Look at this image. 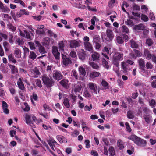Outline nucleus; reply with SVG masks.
Here are the masks:
<instances>
[{"instance_id": "nucleus-64", "label": "nucleus", "mask_w": 156, "mask_h": 156, "mask_svg": "<svg viewBox=\"0 0 156 156\" xmlns=\"http://www.w3.org/2000/svg\"><path fill=\"white\" fill-rule=\"evenodd\" d=\"M70 56L72 58H74L76 57V54L74 51H72L70 53Z\"/></svg>"}, {"instance_id": "nucleus-37", "label": "nucleus", "mask_w": 156, "mask_h": 156, "mask_svg": "<svg viewBox=\"0 0 156 156\" xmlns=\"http://www.w3.org/2000/svg\"><path fill=\"white\" fill-rule=\"evenodd\" d=\"M127 117L128 118L130 119H133L134 118V116L133 113L132 111L129 110L128 111Z\"/></svg>"}, {"instance_id": "nucleus-31", "label": "nucleus", "mask_w": 156, "mask_h": 156, "mask_svg": "<svg viewBox=\"0 0 156 156\" xmlns=\"http://www.w3.org/2000/svg\"><path fill=\"white\" fill-rule=\"evenodd\" d=\"M144 28L142 24H140L137 25H135L134 27V29L136 30H143Z\"/></svg>"}, {"instance_id": "nucleus-38", "label": "nucleus", "mask_w": 156, "mask_h": 156, "mask_svg": "<svg viewBox=\"0 0 156 156\" xmlns=\"http://www.w3.org/2000/svg\"><path fill=\"white\" fill-rule=\"evenodd\" d=\"M101 84L105 89H108L109 86L108 83L104 80H102Z\"/></svg>"}, {"instance_id": "nucleus-54", "label": "nucleus", "mask_w": 156, "mask_h": 156, "mask_svg": "<svg viewBox=\"0 0 156 156\" xmlns=\"http://www.w3.org/2000/svg\"><path fill=\"white\" fill-rule=\"evenodd\" d=\"M55 58L57 60H59L60 59V53L58 51L57 52H55L53 53Z\"/></svg>"}, {"instance_id": "nucleus-47", "label": "nucleus", "mask_w": 156, "mask_h": 156, "mask_svg": "<svg viewBox=\"0 0 156 156\" xmlns=\"http://www.w3.org/2000/svg\"><path fill=\"white\" fill-rule=\"evenodd\" d=\"M7 26L8 28L13 31H14L16 30V27H15L13 26L11 24L9 23L8 24Z\"/></svg>"}, {"instance_id": "nucleus-7", "label": "nucleus", "mask_w": 156, "mask_h": 156, "mask_svg": "<svg viewBox=\"0 0 156 156\" xmlns=\"http://www.w3.org/2000/svg\"><path fill=\"white\" fill-rule=\"evenodd\" d=\"M139 68L142 71L145 72L146 69L145 66V61L142 58H140L138 60Z\"/></svg>"}, {"instance_id": "nucleus-36", "label": "nucleus", "mask_w": 156, "mask_h": 156, "mask_svg": "<svg viewBox=\"0 0 156 156\" xmlns=\"http://www.w3.org/2000/svg\"><path fill=\"white\" fill-rule=\"evenodd\" d=\"M64 105L67 108L70 107V105L69 103V99L67 98H66L64 99L63 102Z\"/></svg>"}, {"instance_id": "nucleus-18", "label": "nucleus", "mask_w": 156, "mask_h": 156, "mask_svg": "<svg viewBox=\"0 0 156 156\" xmlns=\"http://www.w3.org/2000/svg\"><path fill=\"white\" fill-rule=\"evenodd\" d=\"M100 74L99 72L94 71L91 72L90 73L89 76L91 78L94 79L95 77H98Z\"/></svg>"}, {"instance_id": "nucleus-29", "label": "nucleus", "mask_w": 156, "mask_h": 156, "mask_svg": "<svg viewBox=\"0 0 156 156\" xmlns=\"http://www.w3.org/2000/svg\"><path fill=\"white\" fill-rule=\"evenodd\" d=\"M81 88L82 87L80 84L76 85L74 86L73 91L76 94V93L77 92H80L81 90Z\"/></svg>"}, {"instance_id": "nucleus-48", "label": "nucleus", "mask_w": 156, "mask_h": 156, "mask_svg": "<svg viewBox=\"0 0 156 156\" xmlns=\"http://www.w3.org/2000/svg\"><path fill=\"white\" fill-rule=\"evenodd\" d=\"M9 43L6 41H4L3 42V45L5 49V51H9Z\"/></svg>"}, {"instance_id": "nucleus-46", "label": "nucleus", "mask_w": 156, "mask_h": 156, "mask_svg": "<svg viewBox=\"0 0 156 156\" xmlns=\"http://www.w3.org/2000/svg\"><path fill=\"white\" fill-rule=\"evenodd\" d=\"M141 19L144 22H146L148 20V18L146 15L142 14L141 16Z\"/></svg>"}, {"instance_id": "nucleus-15", "label": "nucleus", "mask_w": 156, "mask_h": 156, "mask_svg": "<svg viewBox=\"0 0 156 156\" xmlns=\"http://www.w3.org/2000/svg\"><path fill=\"white\" fill-rule=\"evenodd\" d=\"M56 138L60 143H67V139L64 136L61 135H57Z\"/></svg>"}, {"instance_id": "nucleus-22", "label": "nucleus", "mask_w": 156, "mask_h": 156, "mask_svg": "<svg viewBox=\"0 0 156 156\" xmlns=\"http://www.w3.org/2000/svg\"><path fill=\"white\" fill-rule=\"evenodd\" d=\"M106 34L107 37H108L110 40H111L113 38L114 35L113 32L110 30H107L106 32Z\"/></svg>"}, {"instance_id": "nucleus-44", "label": "nucleus", "mask_w": 156, "mask_h": 156, "mask_svg": "<svg viewBox=\"0 0 156 156\" xmlns=\"http://www.w3.org/2000/svg\"><path fill=\"white\" fill-rule=\"evenodd\" d=\"M117 144L119 149L120 150L123 149L124 147L123 145L122 144V141L120 140H118Z\"/></svg>"}, {"instance_id": "nucleus-1", "label": "nucleus", "mask_w": 156, "mask_h": 156, "mask_svg": "<svg viewBox=\"0 0 156 156\" xmlns=\"http://www.w3.org/2000/svg\"><path fill=\"white\" fill-rule=\"evenodd\" d=\"M129 139L133 141L135 144L139 146L144 147L147 143L145 140L138 137L135 135H131L129 137Z\"/></svg>"}, {"instance_id": "nucleus-42", "label": "nucleus", "mask_w": 156, "mask_h": 156, "mask_svg": "<svg viewBox=\"0 0 156 156\" xmlns=\"http://www.w3.org/2000/svg\"><path fill=\"white\" fill-rule=\"evenodd\" d=\"M116 41L119 44H122L124 43V41L122 38L119 36H117L116 37Z\"/></svg>"}, {"instance_id": "nucleus-17", "label": "nucleus", "mask_w": 156, "mask_h": 156, "mask_svg": "<svg viewBox=\"0 0 156 156\" xmlns=\"http://www.w3.org/2000/svg\"><path fill=\"white\" fill-rule=\"evenodd\" d=\"M91 57L92 58V59L93 61H97L99 60L100 55L97 52H95L92 54Z\"/></svg>"}, {"instance_id": "nucleus-33", "label": "nucleus", "mask_w": 156, "mask_h": 156, "mask_svg": "<svg viewBox=\"0 0 156 156\" xmlns=\"http://www.w3.org/2000/svg\"><path fill=\"white\" fill-rule=\"evenodd\" d=\"M8 57L9 62H12L14 64L16 62H17L16 60L14 59V57L12 54H10L8 56Z\"/></svg>"}, {"instance_id": "nucleus-51", "label": "nucleus", "mask_w": 156, "mask_h": 156, "mask_svg": "<svg viewBox=\"0 0 156 156\" xmlns=\"http://www.w3.org/2000/svg\"><path fill=\"white\" fill-rule=\"evenodd\" d=\"M133 10H136L138 11H140V6L136 4H134L133 5Z\"/></svg>"}, {"instance_id": "nucleus-2", "label": "nucleus", "mask_w": 156, "mask_h": 156, "mask_svg": "<svg viewBox=\"0 0 156 156\" xmlns=\"http://www.w3.org/2000/svg\"><path fill=\"white\" fill-rule=\"evenodd\" d=\"M123 54L121 52H115L113 56V62L115 65L118 67L119 66V61L123 59Z\"/></svg>"}, {"instance_id": "nucleus-4", "label": "nucleus", "mask_w": 156, "mask_h": 156, "mask_svg": "<svg viewBox=\"0 0 156 156\" xmlns=\"http://www.w3.org/2000/svg\"><path fill=\"white\" fill-rule=\"evenodd\" d=\"M62 63L65 66H67L72 63L70 58L66 55H64L62 54Z\"/></svg>"}, {"instance_id": "nucleus-21", "label": "nucleus", "mask_w": 156, "mask_h": 156, "mask_svg": "<svg viewBox=\"0 0 156 156\" xmlns=\"http://www.w3.org/2000/svg\"><path fill=\"white\" fill-rule=\"evenodd\" d=\"M79 73L83 76L84 77L86 76V72L85 69L83 66H80L78 68Z\"/></svg>"}, {"instance_id": "nucleus-61", "label": "nucleus", "mask_w": 156, "mask_h": 156, "mask_svg": "<svg viewBox=\"0 0 156 156\" xmlns=\"http://www.w3.org/2000/svg\"><path fill=\"white\" fill-rule=\"evenodd\" d=\"M146 66L147 69H151L153 67V65L150 62H147L146 64Z\"/></svg>"}, {"instance_id": "nucleus-20", "label": "nucleus", "mask_w": 156, "mask_h": 156, "mask_svg": "<svg viewBox=\"0 0 156 156\" xmlns=\"http://www.w3.org/2000/svg\"><path fill=\"white\" fill-rule=\"evenodd\" d=\"M50 42V38L48 37H45L44 38V41L41 42V44L45 47L49 45Z\"/></svg>"}, {"instance_id": "nucleus-59", "label": "nucleus", "mask_w": 156, "mask_h": 156, "mask_svg": "<svg viewBox=\"0 0 156 156\" xmlns=\"http://www.w3.org/2000/svg\"><path fill=\"white\" fill-rule=\"evenodd\" d=\"M146 43L149 46H151L153 44L152 40L150 39H147Z\"/></svg>"}, {"instance_id": "nucleus-8", "label": "nucleus", "mask_w": 156, "mask_h": 156, "mask_svg": "<svg viewBox=\"0 0 156 156\" xmlns=\"http://www.w3.org/2000/svg\"><path fill=\"white\" fill-rule=\"evenodd\" d=\"M31 117L30 115L28 114H26L25 116L26 123L30 126L32 127H34V122L30 120Z\"/></svg>"}, {"instance_id": "nucleus-11", "label": "nucleus", "mask_w": 156, "mask_h": 156, "mask_svg": "<svg viewBox=\"0 0 156 156\" xmlns=\"http://www.w3.org/2000/svg\"><path fill=\"white\" fill-rule=\"evenodd\" d=\"M80 46V43L75 40H71L70 41V46L71 48H75Z\"/></svg>"}, {"instance_id": "nucleus-40", "label": "nucleus", "mask_w": 156, "mask_h": 156, "mask_svg": "<svg viewBox=\"0 0 156 156\" xmlns=\"http://www.w3.org/2000/svg\"><path fill=\"white\" fill-rule=\"evenodd\" d=\"M108 151L110 153V154L111 156H114L115 154V151L113 147L111 146L108 149Z\"/></svg>"}, {"instance_id": "nucleus-55", "label": "nucleus", "mask_w": 156, "mask_h": 156, "mask_svg": "<svg viewBox=\"0 0 156 156\" xmlns=\"http://www.w3.org/2000/svg\"><path fill=\"white\" fill-rule=\"evenodd\" d=\"M156 104V101L155 100L152 99L149 102V105L152 107H154Z\"/></svg>"}, {"instance_id": "nucleus-45", "label": "nucleus", "mask_w": 156, "mask_h": 156, "mask_svg": "<svg viewBox=\"0 0 156 156\" xmlns=\"http://www.w3.org/2000/svg\"><path fill=\"white\" fill-rule=\"evenodd\" d=\"M122 31L123 33H128L129 32V30L128 27L125 25H123L122 27Z\"/></svg>"}, {"instance_id": "nucleus-25", "label": "nucleus", "mask_w": 156, "mask_h": 156, "mask_svg": "<svg viewBox=\"0 0 156 156\" xmlns=\"http://www.w3.org/2000/svg\"><path fill=\"white\" fill-rule=\"evenodd\" d=\"M131 47L133 48H137L138 47V45L133 39L130 41Z\"/></svg>"}, {"instance_id": "nucleus-35", "label": "nucleus", "mask_w": 156, "mask_h": 156, "mask_svg": "<svg viewBox=\"0 0 156 156\" xmlns=\"http://www.w3.org/2000/svg\"><path fill=\"white\" fill-rule=\"evenodd\" d=\"M17 84L19 86V87L21 90H23L24 88V84L22 82L21 79L20 78L19 79V81L17 82Z\"/></svg>"}, {"instance_id": "nucleus-26", "label": "nucleus", "mask_w": 156, "mask_h": 156, "mask_svg": "<svg viewBox=\"0 0 156 156\" xmlns=\"http://www.w3.org/2000/svg\"><path fill=\"white\" fill-rule=\"evenodd\" d=\"M39 75V71L37 67H35L33 69V77L35 78L37 77Z\"/></svg>"}, {"instance_id": "nucleus-43", "label": "nucleus", "mask_w": 156, "mask_h": 156, "mask_svg": "<svg viewBox=\"0 0 156 156\" xmlns=\"http://www.w3.org/2000/svg\"><path fill=\"white\" fill-rule=\"evenodd\" d=\"M102 62L105 68L106 69H108L109 68L108 62L107 61L105 58H103L102 59Z\"/></svg>"}, {"instance_id": "nucleus-58", "label": "nucleus", "mask_w": 156, "mask_h": 156, "mask_svg": "<svg viewBox=\"0 0 156 156\" xmlns=\"http://www.w3.org/2000/svg\"><path fill=\"white\" fill-rule=\"evenodd\" d=\"M28 43L30 45V48L32 50L35 49V47L34 44L32 42H29Z\"/></svg>"}, {"instance_id": "nucleus-62", "label": "nucleus", "mask_w": 156, "mask_h": 156, "mask_svg": "<svg viewBox=\"0 0 156 156\" xmlns=\"http://www.w3.org/2000/svg\"><path fill=\"white\" fill-rule=\"evenodd\" d=\"M91 154L94 156H98V154L97 151L92 150L91 151Z\"/></svg>"}, {"instance_id": "nucleus-39", "label": "nucleus", "mask_w": 156, "mask_h": 156, "mask_svg": "<svg viewBox=\"0 0 156 156\" xmlns=\"http://www.w3.org/2000/svg\"><path fill=\"white\" fill-rule=\"evenodd\" d=\"M24 33L26 34L25 37L27 39L31 40L32 38V34L30 33H29L27 31L24 30Z\"/></svg>"}, {"instance_id": "nucleus-57", "label": "nucleus", "mask_w": 156, "mask_h": 156, "mask_svg": "<svg viewBox=\"0 0 156 156\" xmlns=\"http://www.w3.org/2000/svg\"><path fill=\"white\" fill-rule=\"evenodd\" d=\"M20 14L21 15L25 14V15H28L29 14V12L26 11L25 9H22L20 10Z\"/></svg>"}, {"instance_id": "nucleus-23", "label": "nucleus", "mask_w": 156, "mask_h": 156, "mask_svg": "<svg viewBox=\"0 0 156 156\" xmlns=\"http://www.w3.org/2000/svg\"><path fill=\"white\" fill-rule=\"evenodd\" d=\"M79 58L82 61H83L85 59V52L83 51L82 52H80L78 54Z\"/></svg>"}, {"instance_id": "nucleus-5", "label": "nucleus", "mask_w": 156, "mask_h": 156, "mask_svg": "<svg viewBox=\"0 0 156 156\" xmlns=\"http://www.w3.org/2000/svg\"><path fill=\"white\" fill-rule=\"evenodd\" d=\"M133 51L129 53V55L133 58L136 59L137 57H140L142 55L140 51L136 49H133Z\"/></svg>"}, {"instance_id": "nucleus-27", "label": "nucleus", "mask_w": 156, "mask_h": 156, "mask_svg": "<svg viewBox=\"0 0 156 156\" xmlns=\"http://www.w3.org/2000/svg\"><path fill=\"white\" fill-rule=\"evenodd\" d=\"M15 56L17 58H20L21 57V52L20 49L16 48L14 50Z\"/></svg>"}, {"instance_id": "nucleus-24", "label": "nucleus", "mask_w": 156, "mask_h": 156, "mask_svg": "<svg viewBox=\"0 0 156 156\" xmlns=\"http://www.w3.org/2000/svg\"><path fill=\"white\" fill-rule=\"evenodd\" d=\"M84 44L86 50L90 51L93 50V47L90 43L89 42H85Z\"/></svg>"}, {"instance_id": "nucleus-50", "label": "nucleus", "mask_w": 156, "mask_h": 156, "mask_svg": "<svg viewBox=\"0 0 156 156\" xmlns=\"http://www.w3.org/2000/svg\"><path fill=\"white\" fill-rule=\"evenodd\" d=\"M100 38L99 36L97 35L94 37L93 42L94 43L100 42Z\"/></svg>"}, {"instance_id": "nucleus-6", "label": "nucleus", "mask_w": 156, "mask_h": 156, "mask_svg": "<svg viewBox=\"0 0 156 156\" xmlns=\"http://www.w3.org/2000/svg\"><path fill=\"white\" fill-rule=\"evenodd\" d=\"M53 77L55 80H59L63 78V75L60 71H56L53 73Z\"/></svg>"}, {"instance_id": "nucleus-10", "label": "nucleus", "mask_w": 156, "mask_h": 156, "mask_svg": "<svg viewBox=\"0 0 156 156\" xmlns=\"http://www.w3.org/2000/svg\"><path fill=\"white\" fill-rule=\"evenodd\" d=\"M8 66L11 69V73L12 74H17L18 73L17 67L14 65L10 64H8Z\"/></svg>"}, {"instance_id": "nucleus-34", "label": "nucleus", "mask_w": 156, "mask_h": 156, "mask_svg": "<svg viewBox=\"0 0 156 156\" xmlns=\"http://www.w3.org/2000/svg\"><path fill=\"white\" fill-rule=\"evenodd\" d=\"M90 65L92 68L94 69L98 70L99 69V66L98 65L94 62H90L89 63Z\"/></svg>"}, {"instance_id": "nucleus-13", "label": "nucleus", "mask_w": 156, "mask_h": 156, "mask_svg": "<svg viewBox=\"0 0 156 156\" xmlns=\"http://www.w3.org/2000/svg\"><path fill=\"white\" fill-rule=\"evenodd\" d=\"M2 108L4 113L7 114L9 113V110L8 109V105L5 101H2Z\"/></svg>"}, {"instance_id": "nucleus-30", "label": "nucleus", "mask_w": 156, "mask_h": 156, "mask_svg": "<svg viewBox=\"0 0 156 156\" xmlns=\"http://www.w3.org/2000/svg\"><path fill=\"white\" fill-rule=\"evenodd\" d=\"M144 117L145 122L148 124L150 123L152 121V117L149 115H145Z\"/></svg>"}, {"instance_id": "nucleus-28", "label": "nucleus", "mask_w": 156, "mask_h": 156, "mask_svg": "<svg viewBox=\"0 0 156 156\" xmlns=\"http://www.w3.org/2000/svg\"><path fill=\"white\" fill-rule=\"evenodd\" d=\"M14 38H16V43L18 45H22L23 44L24 42L23 40L20 38L18 37L17 36H16Z\"/></svg>"}, {"instance_id": "nucleus-49", "label": "nucleus", "mask_w": 156, "mask_h": 156, "mask_svg": "<svg viewBox=\"0 0 156 156\" xmlns=\"http://www.w3.org/2000/svg\"><path fill=\"white\" fill-rule=\"evenodd\" d=\"M40 53L41 54L46 53L45 48L44 47L42 46L40 43Z\"/></svg>"}, {"instance_id": "nucleus-53", "label": "nucleus", "mask_w": 156, "mask_h": 156, "mask_svg": "<svg viewBox=\"0 0 156 156\" xmlns=\"http://www.w3.org/2000/svg\"><path fill=\"white\" fill-rule=\"evenodd\" d=\"M84 96L86 98H90L91 97V95L89 91L87 90H85L84 92Z\"/></svg>"}, {"instance_id": "nucleus-52", "label": "nucleus", "mask_w": 156, "mask_h": 156, "mask_svg": "<svg viewBox=\"0 0 156 156\" xmlns=\"http://www.w3.org/2000/svg\"><path fill=\"white\" fill-rule=\"evenodd\" d=\"M44 27L43 25H41L40 26V34H45V30L44 29H43Z\"/></svg>"}, {"instance_id": "nucleus-63", "label": "nucleus", "mask_w": 156, "mask_h": 156, "mask_svg": "<svg viewBox=\"0 0 156 156\" xmlns=\"http://www.w3.org/2000/svg\"><path fill=\"white\" fill-rule=\"evenodd\" d=\"M126 24L130 26H132L133 25V21L130 20H128L126 21Z\"/></svg>"}, {"instance_id": "nucleus-41", "label": "nucleus", "mask_w": 156, "mask_h": 156, "mask_svg": "<svg viewBox=\"0 0 156 156\" xmlns=\"http://www.w3.org/2000/svg\"><path fill=\"white\" fill-rule=\"evenodd\" d=\"M37 55L34 52L31 51L30 52L29 58L32 60H34L36 58Z\"/></svg>"}, {"instance_id": "nucleus-56", "label": "nucleus", "mask_w": 156, "mask_h": 156, "mask_svg": "<svg viewBox=\"0 0 156 156\" xmlns=\"http://www.w3.org/2000/svg\"><path fill=\"white\" fill-rule=\"evenodd\" d=\"M24 105L25 107L23 109L25 111H29L30 109V108L28 104L27 103H24Z\"/></svg>"}, {"instance_id": "nucleus-12", "label": "nucleus", "mask_w": 156, "mask_h": 156, "mask_svg": "<svg viewBox=\"0 0 156 156\" xmlns=\"http://www.w3.org/2000/svg\"><path fill=\"white\" fill-rule=\"evenodd\" d=\"M68 82V80L63 79L60 81L59 83L64 88L68 89L69 87Z\"/></svg>"}, {"instance_id": "nucleus-14", "label": "nucleus", "mask_w": 156, "mask_h": 156, "mask_svg": "<svg viewBox=\"0 0 156 156\" xmlns=\"http://www.w3.org/2000/svg\"><path fill=\"white\" fill-rule=\"evenodd\" d=\"M0 9L3 12L8 13L10 10L6 6H4L3 4L0 1Z\"/></svg>"}, {"instance_id": "nucleus-32", "label": "nucleus", "mask_w": 156, "mask_h": 156, "mask_svg": "<svg viewBox=\"0 0 156 156\" xmlns=\"http://www.w3.org/2000/svg\"><path fill=\"white\" fill-rule=\"evenodd\" d=\"M128 65V64L126 62H121V66L122 68L125 72H126L127 71L128 69L127 67Z\"/></svg>"}, {"instance_id": "nucleus-60", "label": "nucleus", "mask_w": 156, "mask_h": 156, "mask_svg": "<svg viewBox=\"0 0 156 156\" xmlns=\"http://www.w3.org/2000/svg\"><path fill=\"white\" fill-rule=\"evenodd\" d=\"M126 129L129 132H130L131 131V128L130 126L129 125L128 122H126L125 123Z\"/></svg>"}, {"instance_id": "nucleus-9", "label": "nucleus", "mask_w": 156, "mask_h": 156, "mask_svg": "<svg viewBox=\"0 0 156 156\" xmlns=\"http://www.w3.org/2000/svg\"><path fill=\"white\" fill-rule=\"evenodd\" d=\"M89 88L93 91V92L95 94L97 93L96 89L97 88V86L96 84L93 83H90L89 85Z\"/></svg>"}, {"instance_id": "nucleus-3", "label": "nucleus", "mask_w": 156, "mask_h": 156, "mask_svg": "<svg viewBox=\"0 0 156 156\" xmlns=\"http://www.w3.org/2000/svg\"><path fill=\"white\" fill-rule=\"evenodd\" d=\"M42 78L44 83L47 88H50L53 86L54 81L52 78L50 79L46 75H43Z\"/></svg>"}, {"instance_id": "nucleus-16", "label": "nucleus", "mask_w": 156, "mask_h": 156, "mask_svg": "<svg viewBox=\"0 0 156 156\" xmlns=\"http://www.w3.org/2000/svg\"><path fill=\"white\" fill-rule=\"evenodd\" d=\"M144 55L146 57V58L147 60L150 59L153 56L150 53V51L147 49H145L144 50Z\"/></svg>"}, {"instance_id": "nucleus-19", "label": "nucleus", "mask_w": 156, "mask_h": 156, "mask_svg": "<svg viewBox=\"0 0 156 156\" xmlns=\"http://www.w3.org/2000/svg\"><path fill=\"white\" fill-rule=\"evenodd\" d=\"M48 144L50 146L51 149L54 151H55V150L54 147H55V145H57V143L54 140H49L48 142Z\"/></svg>"}]
</instances>
